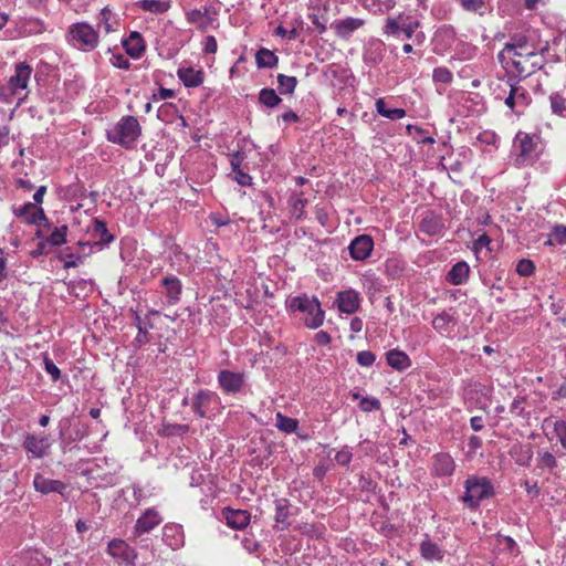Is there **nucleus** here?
<instances>
[{"label":"nucleus","instance_id":"nucleus-1","mask_svg":"<svg viewBox=\"0 0 566 566\" xmlns=\"http://www.w3.org/2000/svg\"><path fill=\"white\" fill-rule=\"evenodd\" d=\"M285 307L289 314H295L296 312L305 314L303 323L307 328L316 329L324 323L325 312L316 296H308L304 293L289 297Z\"/></svg>","mask_w":566,"mask_h":566},{"label":"nucleus","instance_id":"nucleus-2","mask_svg":"<svg viewBox=\"0 0 566 566\" xmlns=\"http://www.w3.org/2000/svg\"><path fill=\"white\" fill-rule=\"evenodd\" d=\"M548 51V44L545 43L534 50H527L520 54H511L506 57L511 63L512 72L520 78H526L541 70L545 62V53Z\"/></svg>","mask_w":566,"mask_h":566},{"label":"nucleus","instance_id":"nucleus-3","mask_svg":"<svg viewBox=\"0 0 566 566\" xmlns=\"http://www.w3.org/2000/svg\"><path fill=\"white\" fill-rule=\"evenodd\" d=\"M142 135V126L135 116H123L112 129L107 130V140L126 149L134 146Z\"/></svg>","mask_w":566,"mask_h":566},{"label":"nucleus","instance_id":"nucleus-4","mask_svg":"<svg viewBox=\"0 0 566 566\" xmlns=\"http://www.w3.org/2000/svg\"><path fill=\"white\" fill-rule=\"evenodd\" d=\"M67 43L82 52H92L99 44V32L87 22H76L69 27Z\"/></svg>","mask_w":566,"mask_h":566},{"label":"nucleus","instance_id":"nucleus-5","mask_svg":"<svg viewBox=\"0 0 566 566\" xmlns=\"http://www.w3.org/2000/svg\"><path fill=\"white\" fill-rule=\"evenodd\" d=\"M500 92L496 94L497 99H503L504 104L514 113L521 114L531 104L532 97L528 91L520 84L518 81L513 82L510 77L502 85H499Z\"/></svg>","mask_w":566,"mask_h":566},{"label":"nucleus","instance_id":"nucleus-6","mask_svg":"<svg viewBox=\"0 0 566 566\" xmlns=\"http://www.w3.org/2000/svg\"><path fill=\"white\" fill-rule=\"evenodd\" d=\"M494 495V488L490 479L486 476L469 475L464 481L463 503L475 509L481 501L490 499Z\"/></svg>","mask_w":566,"mask_h":566},{"label":"nucleus","instance_id":"nucleus-7","mask_svg":"<svg viewBox=\"0 0 566 566\" xmlns=\"http://www.w3.org/2000/svg\"><path fill=\"white\" fill-rule=\"evenodd\" d=\"M515 147L518 150L514 159L517 168L532 166L538 159L541 153L538 137L520 132L515 137Z\"/></svg>","mask_w":566,"mask_h":566},{"label":"nucleus","instance_id":"nucleus-8","mask_svg":"<svg viewBox=\"0 0 566 566\" xmlns=\"http://www.w3.org/2000/svg\"><path fill=\"white\" fill-rule=\"evenodd\" d=\"M543 46L536 43L533 38L526 34H514L510 41L505 43L504 49L499 53L500 61H505L511 54H520L527 50H534Z\"/></svg>","mask_w":566,"mask_h":566},{"label":"nucleus","instance_id":"nucleus-9","mask_svg":"<svg viewBox=\"0 0 566 566\" xmlns=\"http://www.w3.org/2000/svg\"><path fill=\"white\" fill-rule=\"evenodd\" d=\"M419 27V21L411 20L408 15H399L398 19L388 18L386 20L384 33L387 35H398L399 32H402L407 39H411Z\"/></svg>","mask_w":566,"mask_h":566},{"label":"nucleus","instance_id":"nucleus-10","mask_svg":"<svg viewBox=\"0 0 566 566\" xmlns=\"http://www.w3.org/2000/svg\"><path fill=\"white\" fill-rule=\"evenodd\" d=\"M218 384L223 394L237 395L241 392L245 385V375L244 373L222 369L218 374Z\"/></svg>","mask_w":566,"mask_h":566},{"label":"nucleus","instance_id":"nucleus-11","mask_svg":"<svg viewBox=\"0 0 566 566\" xmlns=\"http://www.w3.org/2000/svg\"><path fill=\"white\" fill-rule=\"evenodd\" d=\"M352 259L356 261H365L374 250V240L368 234L357 235L352 240L348 247Z\"/></svg>","mask_w":566,"mask_h":566},{"label":"nucleus","instance_id":"nucleus-12","mask_svg":"<svg viewBox=\"0 0 566 566\" xmlns=\"http://www.w3.org/2000/svg\"><path fill=\"white\" fill-rule=\"evenodd\" d=\"M14 214L19 218H23L29 224L41 226L45 222V227L50 228L49 220L41 207L35 206L33 202H27L20 208L13 210Z\"/></svg>","mask_w":566,"mask_h":566},{"label":"nucleus","instance_id":"nucleus-13","mask_svg":"<svg viewBox=\"0 0 566 566\" xmlns=\"http://www.w3.org/2000/svg\"><path fill=\"white\" fill-rule=\"evenodd\" d=\"M447 553L448 549L441 542H437L428 535L420 544V554L426 560L442 562Z\"/></svg>","mask_w":566,"mask_h":566},{"label":"nucleus","instance_id":"nucleus-14","mask_svg":"<svg viewBox=\"0 0 566 566\" xmlns=\"http://www.w3.org/2000/svg\"><path fill=\"white\" fill-rule=\"evenodd\" d=\"M432 473L438 478L451 476L455 471V461L448 452H438L432 457Z\"/></svg>","mask_w":566,"mask_h":566},{"label":"nucleus","instance_id":"nucleus-15","mask_svg":"<svg viewBox=\"0 0 566 566\" xmlns=\"http://www.w3.org/2000/svg\"><path fill=\"white\" fill-rule=\"evenodd\" d=\"M221 516L226 524L234 530L245 528L251 521L250 512L241 509L224 507L221 511Z\"/></svg>","mask_w":566,"mask_h":566},{"label":"nucleus","instance_id":"nucleus-16","mask_svg":"<svg viewBox=\"0 0 566 566\" xmlns=\"http://www.w3.org/2000/svg\"><path fill=\"white\" fill-rule=\"evenodd\" d=\"M33 485L34 489L42 494L59 493L64 497L66 496L65 493L69 489V485L66 483L59 480L45 478L40 473L35 474L33 479Z\"/></svg>","mask_w":566,"mask_h":566},{"label":"nucleus","instance_id":"nucleus-17","mask_svg":"<svg viewBox=\"0 0 566 566\" xmlns=\"http://www.w3.org/2000/svg\"><path fill=\"white\" fill-rule=\"evenodd\" d=\"M160 284L164 287V294L167 298V304L176 305L179 303L182 294L181 281L176 275L169 274L160 281Z\"/></svg>","mask_w":566,"mask_h":566},{"label":"nucleus","instance_id":"nucleus-18","mask_svg":"<svg viewBox=\"0 0 566 566\" xmlns=\"http://www.w3.org/2000/svg\"><path fill=\"white\" fill-rule=\"evenodd\" d=\"M32 74V67L27 63H18L15 65L14 74L9 80V88L13 94L19 91L25 90L30 76Z\"/></svg>","mask_w":566,"mask_h":566},{"label":"nucleus","instance_id":"nucleus-19","mask_svg":"<svg viewBox=\"0 0 566 566\" xmlns=\"http://www.w3.org/2000/svg\"><path fill=\"white\" fill-rule=\"evenodd\" d=\"M365 24V20L359 18H345L332 22L331 28L335 31L336 35L340 39H349L352 34Z\"/></svg>","mask_w":566,"mask_h":566},{"label":"nucleus","instance_id":"nucleus-20","mask_svg":"<svg viewBox=\"0 0 566 566\" xmlns=\"http://www.w3.org/2000/svg\"><path fill=\"white\" fill-rule=\"evenodd\" d=\"M108 553L122 563L130 565L136 558V553L126 542L113 539L108 543Z\"/></svg>","mask_w":566,"mask_h":566},{"label":"nucleus","instance_id":"nucleus-21","mask_svg":"<svg viewBox=\"0 0 566 566\" xmlns=\"http://www.w3.org/2000/svg\"><path fill=\"white\" fill-rule=\"evenodd\" d=\"M337 305L342 313L353 314L360 305L359 293L354 290L342 291L337 294Z\"/></svg>","mask_w":566,"mask_h":566},{"label":"nucleus","instance_id":"nucleus-22","mask_svg":"<svg viewBox=\"0 0 566 566\" xmlns=\"http://www.w3.org/2000/svg\"><path fill=\"white\" fill-rule=\"evenodd\" d=\"M159 311L157 310H150L148 312V314L146 315V321L145 323L142 322V317L139 316L138 313H135V322H136V326L138 328V333L134 339V344L138 347H142L144 346L145 344L149 343L150 339H151V336L149 334V328H153L154 327V324L148 319V317L150 315H159Z\"/></svg>","mask_w":566,"mask_h":566},{"label":"nucleus","instance_id":"nucleus-23","mask_svg":"<svg viewBox=\"0 0 566 566\" xmlns=\"http://www.w3.org/2000/svg\"><path fill=\"white\" fill-rule=\"evenodd\" d=\"M122 44L125 52L133 59H139L146 50L145 40L137 31H132L129 35L122 41Z\"/></svg>","mask_w":566,"mask_h":566},{"label":"nucleus","instance_id":"nucleus-24","mask_svg":"<svg viewBox=\"0 0 566 566\" xmlns=\"http://www.w3.org/2000/svg\"><path fill=\"white\" fill-rule=\"evenodd\" d=\"M24 449L31 453L34 458H44L48 454L50 443L45 437H36L34 434H28L23 442Z\"/></svg>","mask_w":566,"mask_h":566},{"label":"nucleus","instance_id":"nucleus-25","mask_svg":"<svg viewBox=\"0 0 566 566\" xmlns=\"http://www.w3.org/2000/svg\"><path fill=\"white\" fill-rule=\"evenodd\" d=\"M218 399L216 392L211 390H200L192 401V410L200 418H205L209 410L210 405Z\"/></svg>","mask_w":566,"mask_h":566},{"label":"nucleus","instance_id":"nucleus-26","mask_svg":"<svg viewBox=\"0 0 566 566\" xmlns=\"http://www.w3.org/2000/svg\"><path fill=\"white\" fill-rule=\"evenodd\" d=\"M514 462L520 467H528L533 459V447L531 443H514L509 451Z\"/></svg>","mask_w":566,"mask_h":566},{"label":"nucleus","instance_id":"nucleus-27","mask_svg":"<svg viewBox=\"0 0 566 566\" xmlns=\"http://www.w3.org/2000/svg\"><path fill=\"white\" fill-rule=\"evenodd\" d=\"M443 228L442 218L433 211H427L419 223V230L428 235H437Z\"/></svg>","mask_w":566,"mask_h":566},{"label":"nucleus","instance_id":"nucleus-28","mask_svg":"<svg viewBox=\"0 0 566 566\" xmlns=\"http://www.w3.org/2000/svg\"><path fill=\"white\" fill-rule=\"evenodd\" d=\"M97 28L109 34L116 32L119 28V20L109 7H104L97 15Z\"/></svg>","mask_w":566,"mask_h":566},{"label":"nucleus","instance_id":"nucleus-29","mask_svg":"<svg viewBox=\"0 0 566 566\" xmlns=\"http://www.w3.org/2000/svg\"><path fill=\"white\" fill-rule=\"evenodd\" d=\"M164 518L160 513L155 509H148L137 520L135 531H151L163 523Z\"/></svg>","mask_w":566,"mask_h":566},{"label":"nucleus","instance_id":"nucleus-30","mask_svg":"<svg viewBox=\"0 0 566 566\" xmlns=\"http://www.w3.org/2000/svg\"><path fill=\"white\" fill-rule=\"evenodd\" d=\"M470 274V266L465 261L457 262L448 272L447 281L452 285H461L467 282Z\"/></svg>","mask_w":566,"mask_h":566},{"label":"nucleus","instance_id":"nucleus-31","mask_svg":"<svg viewBox=\"0 0 566 566\" xmlns=\"http://www.w3.org/2000/svg\"><path fill=\"white\" fill-rule=\"evenodd\" d=\"M387 364L398 371H403L411 366L409 356L400 349H391L386 354Z\"/></svg>","mask_w":566,"mask_h":566},{"label":"nucleus","instance_id":"nucleus-32","mask_svg":"<svg viewBox=\"0 0 566 566\" xmlns=\"http://www.w3.org/2000/svg\"><path fill=\"white\" fill-rule=\"evenodd\" d=\"M179 80L186 87H197L203 83V72L193 67H180L177 72Z\"/></svg>","mask_w":566,"mask_h":566},{"label":"nucleus","instance_id":"nucleus-33","mask_svg":"<svg viewBox=\"0 0 566 566\" xmlns=\"http://www.w3.org/2000/svg\"><path fill=\"white\" fill-rule=\"evenodd\" d=\"M171 0H138L135 6L144 12L164 14L171 8Z\"/></svg>","mask_w":566,"mask_h":566},{"label":"nucleus","instance_id":"nucleus-34","mask_svg":"<svg viewBox=\"0 0 566 566\" xmlns=\"http://www.w3.org/2000/svg\"><path fill=\"white\" fill-rule=\"evenodd\" d=\"M186 20L189 24H195L200 32H206L212 23V18L208 15V11L192 9L186 12Z\"/></svg>","mask_w":566,"mask_h":566},{"label":"nucleus","instance_id":"nucleus-35","mask_svg":"<svg viewBox=\"0 0 566 566\" xmlns=\"http://www.w3.org/2000/svg\"><path fill=\"white\" fill-rule=\"evenodd\" d=\"M92 237L96 240V245H107L114 241V235L109 233L106 222L98 218L93 219Z\"/></svg>","mask_w":566,"mask_h":566},{"label":"nucleus","instance_id":"nucleus-36","mask_svg":"<svg viewBox=\"0 0 566 566\" xmlns=\"http://www.w3.org/2000/svg\"><path fill=\"white\" fill-rule=\"evenodd\" d=\"M234 538L250 554H259L262 548V542L255 538L254 533H235Z\"/></svg>","mask_w":566,"mask_h":566},{"label":"nucleus","instance_id":"nucleus-37","mask_svg":"<svg viewBox=\"0 0 566 566\" xmlns=\"http://www.w3.org/2000/svg\"><path fill=\"white\" fill-rule=\"evenodd\" d=\"M291 504L286 499L275 500V521L282 528L290 526Z\"/></svg>","mask_w":566,"mask_h":566},{"label":"nucleus","instance_id":"nucleus-38","mask_svg":"<svg viewBox=\"0 0 566 566\" xmlns=\"http://www.w3.org/2000/svg\"><path fill=\"white\" fill-rule=\"evenodd\" d=\"M69 232V227L63 224L61 227H55L50 235L46 237L45 241L39 244L40 249H43L45 244H50L52 247H60L66 243V237Z\"/></svg>","mask_w":566,"mask_h":566},{"label":"nucleus","instance_id":"nucleus-39","mask_svg":"<svg viewBox=\"0 0 566 566\" xmlns=\"http://www.w3.org/2000/svg\"><path fill=\"white\" fill-rule=\"evenodd\" d=\"M255 62L259 69H272L279 63V57L269 49L261 48L255 53Z\"/></svg>","mask_w":566,"mask_h":566},{"label":"nucleus","instance_id":"nucleus-40","mask_svg":"<svg viewBox=\"0 0 566 566\" xmlns=\"http://www.w3.org/2000/svg\"><path fill=\"white\" fill-rule=\"evenodd\" d=\"M376 111L379 115L389 119H400L406 116V111L402 108H388L384 98L376 101Z\"/></svg>","mask_w":566,"mask_h":566},{"label":"nucleus","instance_id":"nucleus-41","mask_svg":"<svg viewBox=\"0 0 566 566\" xmlns=\"http://www.w3.org/2000/svg\"><path fill=\"white\" fill-rule=\"evenodd\" d=\"M277 91L281 95H292L298 84L295 76L277 74Z\"/></svg>","mask_w":566,"mask_h":566},{"label":"nucleus","instance_id":"nucleus-42","mask_svg":"<svg viewBox=\"0 0 566 566\" xmlns=\"http://www.w3.org/2000/svg\"><path fill=\"white\" fill-rule=\"evenodd\" d=\"M282 98L273 88H262L259 93V103L268 108H274L280 105Z\"/></svg>","mask_w":566,"mask_h":566},{"label":"nucleus","instance_id":"nucleus-43","mask_svg":"<svg viewBox=\"0 0 566 566\" xmlns=\"http://www.w3.org/2000/svg\"><path fill=\"white\" fill-rule=\"evenodd\" d=\"M57 259L63 262L64 269H71L82 264L84 262L85 255L73 253L71 248H66L59 254Z\"/></svg>","mask_w":566,"mask_h":566},{"label":"nucleus","instance_id":"nucleus-44","mask_svg":"<svg viewBox=\"0 0 566 566\" xmlns=\"http://www.w3.org/2000/svg\"><path fill=\"white\" fill-rule=\"evenodd\" d=\"M275 421L276 428L285 433H293L298 427V421L296 419L286 417L281 412L276 413Z\"/></svg>","mask_w":566,"mask_h":566},{"label":"nucleus","instance_id":"nucleus-45","mask_svg":"<svg viewBox=\"0 0 566 566\" xmlns=\"http://www.w3.org/2000/svg\"><path fill=\"white\" fill-rule=\"evenodd\" d=\"M552 113L558 117L566 118V97L559 93L549 96Z\"/></svg>","mask_w":566,"mask_h":566},{"label":"nucleus","instance_id":"nucleus-46","mask_svg":"<svg viewBox=\"0 0 566 566\" xmlns=\"http://www.w3.org/2000/svg\"><path fill=\"white\" fill-rule=\"evenodd\" d=\"M453 323V317L448 312L443 311L432 319V327L443 334L450 331V324Z\"/></svg>","mask_w":566,"mask_h":566},{"label":"nucleus","instance_id":"nucleus-47","mask_svg":"<svg viewBox=\"0 0 566 566\" xmlns=\"http://www.w3.org/2000/svg\"><path fill=\"white\" fill-rule=\"evenodd\" d=\"M536 465L538 469L553 470L557 467V460L552 452L539 450L536 457Z\"/></svg>","mask_w":566,"mask_h":566},{"label":"nucleus","instance_id":"nucleus-48","mask_svg":"<svg viewBox=\"0 0 566 566\" xmlns=\"http://www.w3.org/2000/svg\"><path fill=\"white\" fill-rule=\"evenodd\" d=\"M290 206L292 208V213L296 217V219H302L305 213V208L308 205V200L300 195H292L290 198Z\"/></svg>","mask_w":566,"mask_h":566},{"label":"nucleus","instance_id":"nucleus-49","mask_svg":"<svg viewBox=\"0 0 566 566\" xmlns=\"http://www.w3.org/2000/svg\"><path fill=\"white\" fill-rule=\"evenodd\" d=\"M434 83L450 84L453 81V74L448 67H436L432 73Z\"/></svg>","mask_w":566,"mask_h":566},{"label":"nucleus","instance_id":"nucleus-50","mask_svg":"<svg viewBox=\"0 0 566 566\" xmlns=\"http://www.w3.org/2000/svg\"><path fill=\"white\" fill-rule=\"evenodd\" d=\"M552 424L560 446L566 450V421L558 419L552 422Z\"/></svg>","mask_w":566,"mask_h":566},{"label":"nucleus","instance_id":"nucleus-51","mask_svg":"<svg viewBox=\"0 0 566 566\" xmlns=\"http://www.w3.org/2000/svg\"><path fill=\"white\" fill-rule=\"evenodd\" d=\"M163 541L172 549H177L184 545L182 533H163Z\"/></svg>","mask_w":566,"mask_h":566},{"label":"nucleus","instance_id":"nucleus-52","mask_svg":"<svg viewBox=\"0 0 566 566\" xmlns=\"http://www.w3.org/2000/svg\"><path fill=\"white\" fill-rule=\"evenodd\" d=\"M380 407H381V403H380L379 399H377V398L365 397V398H361L359 401V408L364 412L379 410Z\"/></svg>","mask_w":566,"mask_h":566},{"label":"nucleus","instance_id":"nucleus-53","mask_svg":"<svg viewBox=\"0 0 566 566\" xmlns=\"http://www.w3.org/2000/svg\"><path fill=\"white\" fill-rule=\"evenodd\" d=\"M534 271H535V265L528 259L520 260L517 265H516V272L521 276H530V275H532L534 273Z\"/></svg>","mask_w":566,"mask_h":566},{"label":"nucleus","instance_id":"nucleus-54","mask_svg":"<svg viewBox=\"0 0 566 566\" xmlns=\"http://www.w3.org/2000/svg\"><path fill=\"white\" fill-rule=\"evenodd\" d=\"M462 8L467 11L479 12L483 14L482 9L484 8L483 0H459Z\"/></svg>","mask_w":566,"mask_h":566},{"label":"nucleus","instance_id":"nucleus-55","mask_svg":"<svg viewBox=\"0 0 566 566\" xmlns=\"http://www.w3.org/2000/svg\"><path fill=\"white\" fill-rule=\"evenodd\" d=\"M356 360L363 367H370L375 363L376 356L370 350H361L357 353Z\"/></svg>","mask_w":566,"mask_h":566},{"label":"nucleus","instance_id":"nucleus-56","mask_svg":"<svg viewBox=\"0 0 566 566\" xmlns=\"http://www.w3.org/2000/svg\"><path fill=\"white\" fill-rule=\"evenodd\" d=\"M44 369L51 376L53 381H57L61 377V370L48 356L44 357Z\"/></svg>","mask_w":566,"mask_h":566},{"label":"nucleus","instance_id":"nucleus-57","mask_svg":"<svg viewBox=\"0 0 566 566\" xmlns=\"http://www.w3.org/2000/svg\"><path fill=\"white\" fill-rule=\"evenodd\" d=\"M178 113H179V111L174 103H165L164 105L160 106V108L158 111V118L165 119L166 116L167 117L175 116V115H178Z\"/></svg>","mask_w":566,"mask_h":566},{"label":"nucleus","instance_id":"nucleus-58","mask_svg":"<svg viewBox=\"0 0 566 566\" xmlns=\"http://www.w3.org/2000/svg\"><path fill=\"white\" fill-rule=\"evenodd\" d=\"M552 237L556 244H566V226L557 224L553 227Z\"/></svg>","mask_w":566,"mask_h":566},{"label":"nucleus","instance_id":"nucleus-59","mask_svg":"<svg viewBox=\"0 0 566 566\" xmlns=\"http://www.w3.org/2000/svg\"><path fill=\"white\" fill-rule=\"evenodd\" d=\"M353 453L349 448L345 447L335 454V461L340 465H348L352 461Z\"/></svg>","mask_w":566,"mask_h":566},{"label":"nucleus","instance_id":"nucleus-60","mask_svg":"<svg viewBox=\"0 0 566 566\" xmlns=\"http://www.w3.org/2000/svg\"><path fill=\"white\" fill-rule=\"evenodd\" d=\"M112 65L122 69V70H128L130 67V62L128 59H126L123 54H115L111 59Z\"/></svg>","mask_w":566,"mask_h":566},{"label":"nucleus","instance_id":"nucleus-61","mask_svg":"<svg viewBox=\"0 0 566 566\" xmlns=\"http://www.w3.org/2000/svg\"><path fill=\"white\" fill-rule=\"evenodd\" d=\"M218 51V43L213 35H207L203 41V52L214 54Z\"/></svg>","mask_w":566,"mask_h":566},{"label":"nucleus","instance_id":"nucleus-62","mask_svg":"<svg viewBox=\"0 0 566 566\" xmlns=\"http://www.w3.org/2000/svg\"><path fill=\"white\" fill-rule=\"evenodd\" d=\"M233 172L235 174L234 179L240 186L247 187L252 185V177L244 172L242 169L235 170Z\"/></svg>","mask_w":566,"mask_h":566},{"label":"nucleus","instance_id":"nucleus-63","mask_svg":"<svg viewBox=\"0 0 566 566\" xmlns=\"http://www.w3.org/2000/svg\"><path fill=\"white\" fill-rule=\"evenodd\" d=\"M245 159V155L242 151H235L231 155L230 165L232 171L241 169V164Z\"/></svg>","mask_w":566,"mask_h":566},{"label":"nucleus","instance_id":"nucleus-64","mask_svg":"<svg viewBox=\"0 0 566 566\" xmlns=\"http://www.w3.org/2000/svg\"><path fill=\"white\" fill-rule=\"evenodd\" d=\"M332 337L325 331H319L314 335V342L319 346H326L331 343Z\"/></svg>","mask_w":566,"mask_h":566}]
</instances>
